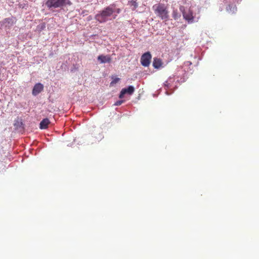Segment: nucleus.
Wrapping results in <instances>:
<instances>
[{
	"instance_id": "obj_5",
	"label": "nucleus",
	"mask_w": 259,
	"mask_h": 259,
	"mask_svg": "<svg viewBox=\"0 0 259 259\" xmlns=\"http://www.w3.org/2000/svg\"><path fill=\"white\" fill-rule=\"evenodd\" d=\"M16 19L14 17L5 18L2 22L1 25H4L6 29H9L16 23Z\"/></svg>"
},
{
	"instance_id": "obj_18",
	"label": "nucleus",
	"mask_w": 259,
	"mask_h": 259,
	"mask_svg": "<svg viewBox=\"0 0 259 259\" xmlns=\"http://www.w3.org/2000/svg\"><path fill=\"white\" fill-rule=\"evenodd\" d=\"M38 28L40 30H43L45 28V25L44 24H42L38 26Z\"/></svg>"
},
{
	"instance_id": "obj_15",
	"label": "nucleus",
	"mask_w": 259,
	"mask_h": 259,
	"mask_svg": "<svg viewBox=\"0 0 259 259\" xmlns=\"http://www.w3.org/2000/svg\"><path fill=\"white\" fill-rule=\"evenodd\" d=\"M226 9L229 13H234L237 11V7L235 6L229 5Z\"/></svg>"
},
{
	"instance_id": "obj_1",
	"label": "nucleus",
	"mask_w": 259,
	"mask_h": 259,
	"mask_svg": "<svg viewBox=\"0 0 259 259\" xmlns=\"http://www.w3.org/2000/svg\"><path fill=\"white\" fill-rule=\"evenodd\" d=\"M115 12V5H110L105 8L95 15V19L100 23H104L108 21L115 19L116 15Z\"/></svg>"
},
{
	"instance_id": "obj_17",
	"label": "nucleus",
	"mask_w": 259,
	"mask_h": 259,
	"mask_svg": "<svg viewBox=\"0 0 259 259\" xmlns=\"http://www.w3.org/2000/svg\"><path fill=\"white\" fill-rule=\"evenodd\" d=\"M124 102V100H121L117 101L114 104V106H119L121 105Z\"/></svg>"
},
{
	"instance_id": "obj_8",
	"label": "nucleus",
	"mask_w": 259,
	"mask_h": 259,
	"mask_svg": "<svg viewBox=\"0 0 259 259\" xmlns=\"http://www.w3.org/2000/svg\"><path fill=\"white\" fill-rule=\"evenodd\" d=\"M44 90V85L41 83H36L32 89V94L34 96H36Z\"/></svg>"
},
{
	"instance_id": "obj_21",
	"label": "nucleus",
	"mask_w": 259,
	"mask_h": 259,
	"mask_svg": "<svg viewBox=\"0 0 259 259\" xmlns=\"http://www.w3.org/2000/svg\"><path fill=\"white\" fill-rule=\"evenodd\" d=\"M185 79H185V76H184L183 78H181V79H180V80H178V81H180V82H184V81H185Z\"/></svg>"
},
{
	"instance_id": "obj_12",
	"label": "nucleus",
	"mask_w": 259,
	"mask_h": 259,
	"mask_svg": "<svg viewBox=\"0 0 259 259\" xmlns=\"http://www.w3.org/2000/svg\"><path fill=\"white\" fill-rule=\"evenodd\" d=\"M153 66L156 69H159L162 66V62L161 59L159 58H154L153 61Z\"/></svg>"
},
{
	"instance_id": "obj_20",
	"label": "nucleus",
	"mask_w": 259,
	"mask_h": 259,
	"mask_svg": "<svg viewBox=\"0 0 259 259\" xmlns=\"http://www.w3.org/2000/svg\"><path fill=\"white\" fill-rule=\"evenodd\" d=\"M115 12L117 13V14H119L120 13V12H121V10L119 8L116 9L115 8Z\"/></svg>"
},
{
	"instance_id": "obj_7",
	"label": "nucleus",
	"mask_w": 259,
	"mask_h": 259,
	"mask_svg": "<svg viewBox=\"0 0 259 259\" xmlns=\"http://www.w3.org/2000/svg\"><path fill=\"white\" fill-rule=\"evenodd\" d=\"M135 91V88L133 85H129L127 88H123L120 92L119 98L122 99L123 98L124 95L128 94L132 95Z\"/></svg>"
},
{
	"instance_id": "obj_9",
	"label": "nucleus",
	"mask_w": 259,
	"mask_h": 259,
	"mask_svg": "<svg viewBox=\"0 0 259 259\" xmlns=\"http://www.w3.org/2000/svg\"><path fill=\"white\" fill-rule=\"evenodd\" d=\"M97 59L101 64L109 63L111 61V58L109 55H101L98 57Z\"/></svg>"
},
{
	"instance_id": "obj_4",
	"label": "nucleus",
	"mask_w": 259,
	"mask_h": 259,
	"mask_svg": "<svg viewBox=\"0 0 259 259\" xmlns=\"http://www.w3.org/2000/svg\"><path fill=\"white\" fill-rule=\"evenodd\" d=\"M180 11L183 14L184 19L188 22L189 24H191L198 21V19H196L193 16L192 11L190 10H185L184 7H180Z\"/></svg>"
},
{
	"instance_id": "obj_16",
	"label": "nucleus",
	"mask_w": 259,
	"mask_h": 259,
	"mask_svg": "<svg viewBox=\"0 0 259 259\" xmlns=\"http://www.w3.org/2000/svg\"><path fill=\"white\" fill-rule=\"evenodd\" d=\"M172 17L175 20H178L181 16V15L179 14V13L178 12L177 10H174L172 12Z\"/></svg>"
},
{
	"instance_id": "obj_22",
	"label": "nucleus",
	"mask_w": 259,
	"mask_h": 259,
	"mask_svg": "<svg viewBox=\"0 0 259 259\" xmlns=\"http://www.w3.org/2000/svg\"><path fill=\"white\" fill-rule=\"evenodd\" d=\"M119 79L118 78H116L113 81H112L111 83L117 82L119 80Z\"/></svg>"
},
{
	"instance_id": "obj_11",
	"label": "nucleus",
	"mask_w": 259,
	"mask_h": 259,
	"mask_svg": "<svg viewBox=\"0 0 259 259\" xmlns=\"http://www.w3.org/2000/svg\"><path fill=\"white\" fill-rule=\"evenodd\" d=\"M49 123L50 120L49 119L47 118H44L39 123V128L41 130L46 129L48 128Z\"/></svg>"
},
{
	"instance_id": "obj_6",
	"label": "nucleus",
	"mask_w": 259,
	"mask_h": 259,
	"mask_svg": "<svg viewBox=\"0 0 259 259\" xmlns=\"http://www.w3.org/2000/svg\"><path fill=\"white\" fill-rule=\"evenodd\" d=\"M152 56L150 52L143 54L141 58V63L144 67H148L151 61Z\"/></svg>"
},
{
	"instance_id": "obj_23",
	"label": "nucleus",
	"mask_w": 259,
	"mask_h": 259,
	"mask_svg": "<svg viewBox=\"0 0 259 259\" xmlns=\"http://www.w3.org/2000/svg\"><path fill=\"white\" fill-rule=\"evenodd\" d=\"M168 90H166L165 91V94L167 95H170L171 93H174V91H172L171 93H169L168 92V91H167Z\"/></svg>"
},
{
	"instance_id": "obj_14",
	"label": "nucleus",
	"mask_w": 259,
	"mask_h": 259,
	"mask_svg": "<svg viewBox=\"0 0 259 259\" xmlns=\"http://www.w3.org/2000/svg\"><path fill=\"white\" fill-rule=\"evenodd\" d=\"M14 125L16 130L24 129V124L21 120L19 119L15 120Z\"/></svg>"
},
{
	"instance_id": "obj_19",
	"label": "nucleus",
	"mask_w": 259,
	"mask_h": 259,
	"mask_svg": "<svg viewBox=\"0 0 259 259\" xmlns=\"http://www.w3.org/2000/svg\"><path fill=\"white\" fill-rule=\"evenodd\" d=\"M192 64V63L190 61H187L184 63V66H188Z\"/></svg>"
},
{
	"instance_id": "obj_24",
	"label": "nucleus",
	"mask_w": 259,
	"mask_h": 259,
	"mask_svg": "<svg viewBox=\"0 0 259 259\" xmlns=\"http://www.w3.org/2000/svg\"><path fill=\"white\" fill-rule=\"evenodd\" d=\"M168 90H166L165 91V94L167 95H170L171 93H174V91H172L171 93H169L168 92V91H167Z\"/></svg>"
},
{
	"instance_id": "obj_13",
	"label": "nucleus",
	"mask_w": 259,
	"mask_h": 259,
	"mask_svg": "<svg viewBox=\"0 0 259 259\" xmlns=\"http://www.w3.org/2000/svg\"><path fill=\"white\" fill-rule=\"evenodd\" d=\"M127 5L130 6L132 11H135L139 6L137 0H130L128 1Z\"/></svg>"
},
{
	"instance_id": "obj_10",
	"label": "nucleus",
	"mask_w": 259,
	"mask_h": 259,
	"mask_svg": "<svg viewBox=\"0 0 259 259\" xmlns=\"http://www.w3.org/2000/svg\"><path fill=\"white\" fill-rule=\"evenodd\" d=\"M174 78L169 77L168 79L164 83V88L166 90H171L172 88H177L176 86H174L173 84Z\"/></svg>"
},
{
	"instance_id": "obj_2",
	"label": "nucleus",
	"mask_w": 259,
	"mask_h": 259,
	"mask_svg": "<svg viewBox=\"0 0 259 259\" xmlns=\"http://www.w3.org/2000/svg\"><path fill=\"white\" fill-rule=\"evenodd\" d=\"M152 9L157 16L162 20H167L169 18L168 12L164 4H158L152 7Z\"/></svg>"
},
{
	"instance_id": "obj_3",
	"label": "nucleus",
	"mask_w": 259,
	"mask_h": 259,
	"mask_svg": "<svg viewBox=\"0 0 259 259\" xmlns=\"http://www.w3.org/2000/svg\"><path fill=\"white\" fill-rule=\"evenodd\" d=\"M72 4L69 0H47L46 5L49 8H58L67 5L70 6Z\"/></svg>"
}]
</instances>
